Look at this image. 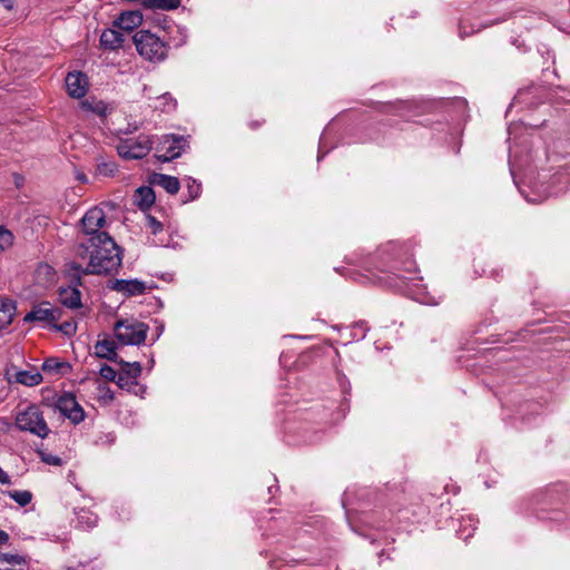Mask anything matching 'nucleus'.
<instances>
[{
    "label": "nucleus",
    "mask_w": 570,
    "mask_h": 570,
    "mask_svg": "<svg viewBox=\"0 0 570 570\" xmlns=\"http://www.w3.org/2000/svg\"><path fill=\"white\" fill-rule=\"evenodd\" d=\"M89 263L83 274L115 275L122 264L124 250L108 233H99L89 237Z\"/></svg>",
    "instance_id": "1"
},
{
    "label": "nucleus",
    "mask_w": 570,
    "mask_h": 570,
    "mask_svg": "<svg viewBox=\"0 0 570 570\" xmlns=\"http://www.w3.org/2000/svg\"><path fill=\"white\" fill-rule=\"evenodd\" d=\"M138 53L148 61H163L168 53V46L149 30H139L132 37Z\"/></svg>",
    "instance_id": "2"
},
{
    "label": "nucleus",
    "mask_w": 570,
    "mask_h": 570,
    "mask_svg": "<svg viewBox=\"0 0 570 570\" xmlns=\"http://www.w3.org/2000/svg\"><path fill=\"white\" fill-rule=\"evenodd\" d=\"M16 426L41 439L49 435L50 429L38 405L31 404L16 415Z\"/></svg>",
    "instance_id": "3"
},
{
    "label": "nucleus",
    "mask_w": 570,
    "mask_h": 570,
    "mask_svg": "<svg viewBox=\"0 0 570 570\" xmlns=\"http://www.w3.org/2000/svg\"><path fill=\"white\" fill-rule=\"evenodd\" d=\"M41 404L53 411L58 410L62 416L70 420L73 424H79L86 416L83 409L72 393L55 394L51 399H43Z\"/></svg>",
    "instance_id": "4"
},
{
    "label": "nucleus",
    "mask_w": 570,
    "mask_h": 570,
    "mask_svg": "<svg viewBox=\"0 0 570 570\" xmlns=\"http://www.w3.org/2000/svg\"><path fill=\"white\" fill-rule=\"evenodd\" d=\"M149 326L144 322L119 320L114 325L115 337L121 345H141L145 343Z\"/></svg>",
    "instance_id": "5"
},
{
    "label": "nucleus",
    "mask_w": 570,
    "mask_h": 570,
    "mask_svg": "<svg viewBox=\"0 0 570 570\" xmlns=\"http://www.w3.org/2000/svg\"><path fill=\"white\" fill-rule=\"evenodd\" d=\"M188 147V140L179 135H164L156 145L155 157L158 161L167 163L178 158Z\"/></svg>",
    "instance_id": "6"
},
{
    "label": "nucleus",
    "mask_w": 570,
    "mask_h": 570,
    "mask_svg": "<svg viewBox=\"0 0 570 570\" xmlns=\"http://www.w3.org/2000/svg\"><path fill=\"white\" fill-rule=\"evenodd\" d=\"M153 141L149 136H139L135 140H126L118 147V155L124 159H141L149 154Z\"/></svg>",
    "instance_id": "7"
},
{
    "label": "nucleus",
    "mask_w": 570,
    "mask_h": 570,
    "mask_svg": "<svg viewBox=\"0 0 570 570\" xmlns=\"http://www.w3.org/2000/svg\"><path fill=\"white\" fill-rule=\"evenodd\" d=\"M49 302H41L35 305L32 309L26 314L23 322H42L52 327V325L61 318L63 312L59 307H49Z\"/></svg>",
    "instance_id": "8"
},
{
    "label": "nucleus",
    "mask_w": 570,
    "mask_h": 570,
    "mask_svg": "<svg viewBox=\"0 0 570 570\" xmlns=\"http://www.w3.org/2000/svg\"><path fill=\"white\" fill-rule=\"evenodd\" d=\"M118 364L121 366V370L118 373L116 384L120 389H130L131 386L136 385V380L142 372L141 364L139 362L129 363L122 358L119 360Z\"/></svg>",
    "instance_id": "9"
},
{
    "label": "nucleus",
    "mask_w": 570,
    "mask_h": 570,
    "mask_svg": "<svg viewBox=\"0 0 570 570\" xmlns=\"http://www.w3.org/2000/svg\"><path fill=\"white\" fill-rule=\"evenodd\" d=\"M83 232L94 237V235L102 233L99 230L106 224L105 212L99 207L89 209L81 219Z\"/></svg>",
    "instance_id": "10"
},
{
    "label": "nucleus",
    "mask_w": 570,
    "mask_h": 570,
    "mask_svg": "<svg viewBox=\"0 0 570 570\" xmlns=\"http://www.w3.org/2000/svg\"><path fill=\"white\" fill-rule=\"evenodd\" d=\"M108 288L131 297L144 294L147 286L139 279H114L108 282Z\"/></svg>",
    "instance_id": "11"
},
{
    "label": "nucleus",
    "mask_w": 570,
    "mask_h": 570,
    "mask_svg": "<svg viewBox=\"0 0 570 570\" xmlns=\"http://www.w3.org/2000/svg\"><path fill=\"white\" fill-rule=\"evenodd\" d=\"M87 77L82 72H69L66 77V87L72 98H82L87 92Z\"/></svg>",
    "instance_id": "12"
},
{
    "label": "nucleus",
    "mask_w": 570,
    "mask_h": 570,
    "mask_svg": "<svg viewBox=\"0 0 570 570\" xmlns=\"http://www.w3.org/2000/svg\"><path fill=\"white\" fill-rule=\"evenodd\" d=\"M142 22V14L138 10L125 11L115 20L114 24L122 31H132Z\"/></svg>",
    "instance_id": "13"
},
{
    "label": "nucleus",
    "mask_w": 570,
    "mask_h": 570,
    "mask_svg": "<svg viewBox=\"0 0 570 570\" xmlns=\"http://www.w3.org/2000/svg\"><path fill=\"white\" fill-rule=\"evenodd\" d=\"M149 184L163 187L168 194L176 195L180 189L177 177L154 173L149 176Z\"/></svg>",
    "instance_id": "14"
},
{
    "label": "nucleus",
    "mask_w": 570,
    "mask_h": 570,
    "mask_svg": "<svg viewBox=\"0 0 570 570\" xmlns=\"http://www.w3.org/2000/svg\"><path fill=\"white\" fill-rule=\"evenodd\" d=\"M116 348H117L116 342L112 341V340L106 338V340H102V341H98L96 343V345H95V354L99 358H105V360H108L110 362L118 363L119 360H121V358L117 354Z\"/></svg>",
    "instance_id": "15"
},
{
    "label": "nucleus",
    "mask_w": 570,
    "mask_h": 570,
    "mask_svg": "<svg viewBox=\"0 0 570 570\" xmlns=\"http://www.w3.org/2000/svg\"><path fill=\"white\" fill-rule=\"evenodd\" d=\"M125 36L121 31L107 29L100 36V45L107 50H117L122 47Z\"/></svg>",
    "instance_id": "16"
},
{
    "label": "nucleus",
    "mask_w": 570,
    "mask_h": 570,
    "mask_svg": "<svg viewBox=\"0 0 570 570\" xmlns=\"http://www.w3.org/2000/svg\"><path fill=\"white\" fill-rule=\"evenodd\" d=\"M156 200L155 191L149 186H141L136 189L134 195V203L141 209L142 212L148 210Z\"/></svg>",
    "instance_id": "17"
},
{
    "label": "nucleus",
    "mask_w": 570,
    "mask_h": 570,
    "mask_svg": "<svg viewBox=\"0 0 570 570\" xmlns=\"http://www.w3.org/2000/svg\"><path fill=\"white\" fill-rule=\"evenodd\" d=\"M71 365L68 362L60 361L57 357H48L42 363L41 370L45 373L55 375V376H63L71 372Z\"/></svg>",
    "instance_id": "18"
},
{
    "label": "nucleus",
    "mask_w": 570,
    "mask_h": 570,
    "mask_svg": "<svg viewBox=\"0 0 570 570\" xmlns=\"http://www.w3.org/2000/svg\"><path fill=\"white\" fill-rule=\"evenodd\" d=\"M59 301L68 308H79L81 306V292L76 287L59 288Z\"/></svg>",
    "instance_id": "19"
},
{
    "label": "nucleus",
    "mask_w": 570,
    "mask_h": 570,
    "mask_svg": "<svg viewBox=\"0 0 570 570\" xmlns=\"http://www.w3.org/2000/svg\"><path fill=\"white\" fill-rule=\"evenodd\" d=\"M16 309L14 301L0 297V328H4L12 323Z\"/></svg>",
    "instance_id": "20"
},
{
    "label": "nucleus",
    "mask_w": 570,
    "mask_h": 570,
    "mask_svg": "<svg viewBox=\"0 0 570 570\" xmlns=\"http://www.w3.org/2000/svg\"><path fill=\"white\" fill-rule=\"evenodd\" d=\"M95 174L102 177H114L118 171V166L114 160H107L101 156L95 158Z\"/></svg>",
    "instance_id": "21"
},
{
    "label": "nucleus",
    "mask_w": 570,
    "mask_h": 570,
    "mask_svg": "<svg viewBox=\"0 0 570 570\" xmlns=\"http://www.w3.org/2000/svg\"><path fill=\"white\" fill-rule=\"evenodd\" d=\"M410 108L407 102H377L375 109L382 114H390L395 116H405V111Z\"/></svg>",
    "instance_id": "22"
},
{
    "label": "nucleus",
    "mask_w": 570,
    "mask_h": 570,
    "mask_svg": "<svg viewBox=\"0 0 570 570\" xmlns=\"http://www.w3.org/2000/svg\"><path fill=\"white\" fill-rule=\"evenodd\" d=\"M180 6V0H144L142 8L148 10H175Z\"/></svg>",
    "instance_id": "23"
},
{
    "label": "nucleus",
    "mask_w": 570,
    "mask_h": 570,
    "mask_svg": "<svg viewBox=\"0 0 570 570\" xmlns=\"http://www.w3.org/2000/svg\"><path fill=\"white\" fill-rule=\"evenodd\" d=\"M68 268V276L70 277L71 285L69 287H76L82 286V275L85 267H82L80 264L76 262H70L66 264Z\"/></svg>",
    "instance_id": "24"
},
{
    "label": "nucleus",
    "mask_w": 570,
    "mask_h": 570,
    "mask_svg": "<svg viewBox=\"0 0 570 570\" xmlns=\"http://www.w3.org/2000/svg\"><path fill=\"white\" fill-rule=\"evenodd\" d=\"M16 382L26 386H36L42 382V375L39 372L19 371L14 374Z\"/></svg>",
    "instance_id": "25"
},
{
    "label": "nucleus",
    "mask_w": 570,
    "mask_h": 570,
    "mask_svg": "<svg viewBox=\"0 0 570 570\" xmlns=\"http://www.w3.org/2000/svg\"><path fill=\"white\" fill-rule=\"evenodd\" d=\"M475 530V521L473 518L468 517L463 518L460 523V528L458 529V535L463 540H468L472 537L473 531Z\"/></svg>",
    "instance_id": "26"
},
{
    "label": "nucleus",
    "mask_w": 570,
    "mask_h": 570,
    "mask_svg": "<svg viewBox=\"0 0 570 570\" xmlns=\"http://www.w3.org/2000/svg\"><path fill=\"white\" fill-rule=\"evenodd\" d=\"M12 500H14L20 507L28 505L32 500V493L30 491H7L6 492Z\"/></svg>",
    "instance_id": "27"
},
{
    "label": "nucleus",
    "mask_w": 570,
    "mask_h": 570,
    "mask_svg": "<svg viewBox=\"0 0 570 570\" xmlns=\"http://www.w3.org/2000/svg\"><path fill=\"white\" fill-rule=\"evenodd\" d=\"M14 236L13 234L6 228L4 226H0V252H3L6 248L10 247L13 244Z\"/></svg>",
    "instance_id": "28"
},
{
    "label": "nucleus",
    "mask_w": 570,
    "mask_h": 570,
    "mask_svg": "<svg viewBox=\"0 0 570 570\" xmlns=\"http://www.w3.org/2000/svg\"><path fill=\"white\" fill-rule=\"evenodd\" d=\"M81 106L83 109L90 110L98 116H106L107 107H106L105 102H102V101H97V102L91 104L86 100V101L81 102Z\"/></svg>",
    "instance_id": "29"
},
{
    "label": "nucleus",
    "mask_w": 570,
    "mask_h": 570,
    "mask_svg": "<svg viewBox=\"0 0 570 570\" xmlns=\"http://www.w3.org/2000/svg\"><path fill=\"white\" fill-rule=\"evenodd\" d=\"M52 327L67 336H72L77 331V324L75 321H66L61 324H57L56 322L55 325H52Z\"/></svg>",
    "instance_id": "30"
},
{
    "label": "nucleus",
    "mask_w": 570,
    "mask_h": 570,
    "mask_svg": "<svg viewBox=\"0 0 570 570\" xmlns=\"http://www.w3.org/2000/svg\"><path fill=\"white\" fill-rule=\"evenodd\" d=\"M188 199L186 202L195 200L202 193V185L193 178H188L187 184Z\"/></svg>",
    "instance_id": "31"
},
{
    "label": "nucleus",
    "mask_w": 570,
    "mask_h": 570,
    "mask_svg": "<svg viewBox=\"0 0 570 570\" xmlns=\"http://www.w3.org/2000/svg\"><path fill=\"white\" fill-rule=\"evenodd\" d=\"M37 454L39 455L40 460L49 465L60 466L62 465L61 458L57 455L49 454L45 452L42 449L37 450Z\"/></svg>",
    "instance_id": "32"
},
{
    "label": "nucleus",
    "mask_w": 570,
    "mask_h": 570,
    "mask_svg": "<svg viewBox=\"0 0 570 570\" xmlns=\"http://www.w3.org/2000/svg\"><path fill=\"white\" fill-rule=\"evenodd\" d=\"M99 374L101 377H104L107 381L115 382L117 381L118 374L117 372L109 365L104 364L100 367Z\"/></svg>",
    "instance_id": "33"
},
{
    "label": "nucleus",
    "mask_w": 570,
    "mask_h": 570,
    "mask_svg": "<svg viewBox=\"0 0 570 570\" xmlns=\"http://www.w3.org/2000/svg\"><path fill=\"white\" fill-rule=\"evenodd\" d=\"M0 559L2 561H6L8 563H18V564H21V563H24L26 562V559L24 557H21L19 554H11V553H2L0 556Z\"/></svg>",
    "instance_id": "34"
},
{
    "label": "nucleus",
    "mask_w": 570,
    "mask_h": 570,
    "mask_svg": "<svg viewBox=\"0 0 570 570\" xmlns=\"http://www.w3.org/2000/svg\"><path fill=\"white\" fill-rule=\"evenodd\" d=\"M474 32H476V29H474V27L468 26L464 21L460 22L459 35L462 39L472 36Z\"/></svg>",
    "instance_id": "35"
},
{
    "label": "nucleus",
    "mask_w": 570,
    "mask_h": 570,
    "mask_svg": "<svg viewBox=\"0 0 570 570\" xmlns=\"http://www.w3.org/2000/svg\"><path fill=\"white\" fill-rule=\"evenodd\" d=\"M147 222L153 234H157L160 230H163V224L159 220H157L154 216L147 215Z\"/></svg>",
    "instance_id": "36"
},
{
    "label": "nucleus",
    "mask_w": 570,
    "mask_h": 570,
    "mask_svg": "<svg viewBox=\"0 0 570 570\" xmlns=\"http://www.w3.org/2000/svg\"><path fill=\"white\" fill-rule=\"evenodd\" d=\"M90 250H91V247H90L89 242H88V244H79L76 248V255L78 257L85 259L88 254L90 255Z\"/></svg>",
    "instance_id": "37"
},
{
    "label": "nucleus",
    "mask_w": 570,
    "mask_h": 570,
    "mask_svg": "<svg viewBox=\"0 0 570 570\" xmlns=\"http://www.w3.org/2000/svg\"><path fill=\"white\" fill-rule=\"evenodd\" d=\"M13 184L17 188H21L24 184V177L18 173H14L13 175Z\"/></svg>",
    "instance_id": "38"
},
{
    "label": "nucleus",
    "mask_w": 570,
    "mask_h": 570,
    "mask_svg": "<svg viewBox=\"0 0 570 570\" xmlns=\"http://www.w3.org/2000/svg\"><path fill=\"white\" fill-rule=\"evenodd\" d=\"M265 122V119H255V120H250L248 122V127L249 129L252 130H257L258 128H261Z\"/></svg>",
    "instance_id": "39"
},
{
    "label": "nucleus",
    "mask_w": 570,
    "mask_h": 570,
    "mask_svg": "<svg viewBox=\"0 0 570 570\" xmlns=\"http://www.w3.org/2000/svg\"><path fill=\"white\" fill-rule=\"evenodd\" d=\"M104 390H105V393H104L102 397L108 402L114 401V399H115L114 392L108 386H105Z\"/></svg>",
    "instance_id": "40"
},
{
    "label": "nucleus",
    "mask_w": 570,
    "mask_h": 570,
    "mask_svg": "<svg viewBox=\"0 0 570 570\" xmlns=\"http://www.w3.org/2000/svg\"><path fill=\"white\" fill-rule=\"evenodd\" d=\"M0 483L2 484H10V478L9 475L2 470L0 466Z\"/></svg>",
    "instance_id": "41"
},
{
    "label": "nucleus",
    "mask_w": 570,
    "mask_h": 570,
    "mask_svg": "<svg viewBox=\"0 0 570 570\" xmlns=\"http://www.w3.org/2000/svg\"><path fill=\"white\" fill-rule=\"evenodd\" d=\"M8 541L9 534L6 531L0 530V544H6Z\"/></svg>",
    "instance_id": "42"
},
{
    "label": "nucleus",
    "mask_w": 570,
    "mask_h": 570,
    "mask_svg": "<svg viewBox=\"0 0 570 570\" xmlns=\"http://www.w3.org/2000/svg\"><path fill=\"white\" fill-rule=\"evenodd\" d=\"M0 3L3 4L6 9H12L13 8V1L12 0H0Z\"/></svg>",
    "instance_id": "43"
},
{
    "label": "nucleus",
    "mask_w": 570,
    "mask_h": 570,
    "mask_svg": "<svg viewBox=\"0 0 570 570\" xmlns=\"http://www.w3.org/2000/svg\"><path fill=\"white\" fill-rule=\"evenodd\" d=\"M77 179L81 183H87V176L85 174H78Z\"/></svg>",
    "instance_id": "44"
}]
</instances>
